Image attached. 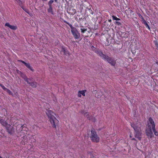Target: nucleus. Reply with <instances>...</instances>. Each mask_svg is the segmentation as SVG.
<instances>
[{
  "label": "nucleus",
  "mask_w": 158,
  "mask_h": 158,
  "mask_svg": "<svg viewBox=\"0 0 158 158\" xmlns=\"http://www.w3.org/2000/svg\"><path fill=\"white\" fill-rule=\"evenodd\" d=\"M148 123V127L146 130V134L148 138H151L154 137L152 131V129L155 135L158 136V132L156 131L154 122L151 118H149Z\"/></svg>",
  "instance_id": "f257e3e1"
},
{
  "label": "nucleus",
  "mask_w": 158,
  "mask_h": 158,
  "mask_svg": "<svg viewBox=\"0 0 158 158\" xmlns=\"http://www.w3.org/2000/svg\"><path fill=\"white\" fill-rule=\"evenodd\" d=\"M92 142L98 143L99 141V139H90Z\"/></svg>",
  "instance_id": "412c9836"
},
{
  "label": "nucleus",
  "mask_w": 158,
  "mask_h": 158,
  "mask_svg": "<svg viewBox=\"0 0 158 158\" xmlns=\"http://www.w3.org/2000/svg\"><path fill=\"white\" fill-rule=\"evenodd\" d=\"M49 121L52 125V127L55 129H56V126L59 122L58 120L55 117V114L51 110H48L46 112Z\"/></svg>",
  "instance_id": "f03ea898"
},
{
  "label": "nucleus",
  "mask_w": 158,
  "mask_h": 158,
  "mask_svg": "<svg viewBox=\"0 0 158 158\" xmlns=\"http://www.w3.org/2000/svg\"><path fill=\"white\" fill-rule=\"evenodd\" d=\"M19 4V5L21 7V6H22V2L21 1V0H18V2H17Z\"/></svg>",
  "instance_id": "bb28decb"
},
{
  "label": "nucleus",
  "mask_w": 158,
  "mask_h": 158,
  "mask_svg": "<svg viewBox=\"0 0 158 158\" xmlns=\"http://www.w3.org/2000/svg\"><path fill=\"white\" fill-rule=\"evenodd\" d=\"M91 48L94 52L100 56L102 59H104L105 57H106V55L104 54L101 50H99L98 49H97L96 48L93 46L91 47Z\"/></svg>",
  "instance_id": "20e7f679"
},
{
  "label": "nucleus",
  "mask_w": 158,
  "mask_h": 158,
  "mask_svg": "<svg viewBox=\"0 0 158 158\" xmlns=\"http://www.w3.org/2000/svg\"><path fill=\"white\" fill-rule=\"evenodd\" d=\"M54 1L53 0H50L49 1L48 4L49 6H52V4L53 2Z\"/></svg>",
  "instance_id": "4be33fe9"
},
{
  "label": "nucleus",
  "mask_w": 158,
  "mask_h": 158,
  "mask_svg": "<svg viewBox=\"0 0 158 158\" xmlns=\"http://www.w3.org/2000/svg\"><path fill=\"white\" fill-rule=\"evenodd\" d=\"M112 17L113 19L114 20H116L117 21H119L121 20L120 19L118 18L117 17H116V16L114 15H112Z\"/></svg>",
  "instance_id": "6ab92c4d"
},
{
  "label": "nucleus",
  "mask_w": 158,
  "mask_h": 158,
  "mask_svg": "<svg viewBox=\"0 0 158 158\" xmlns=\"http://www.w3.org/2000/svg\"><path fill=\"white\" fill-rule=\"evenodd\" d=\"M86 91V90H81L79 91L78 92V97H81V94H82L83 96H85V92Z\"/></svg>",
  "instance_id": "ddd939ff"
},
{
  "label": "nucleus",
  "mask_w": 158,
  "mask_h": 158,
  "mask_svg": "<svg viewBox=\"0 0 158 158\" xmlns=\"http://www.w3.org/2000/svg\"><path fill=\"white\" fill-rule=\"evenodd\" d=\"M5 26H7L9 27L10 29L13 30H15L17 29V27L16 26L11 25L9 23H6Z\"/></svg>",
  "instance_id": "9d476101"
},
{
  "label": "nucleus",
  "mask_w": 158,
  "mask_h": 158,
  "mask_svg": "<svg viewBox=\"0 0 158 158\" xmlns=\"http://www.w3.org/2000/svg\"><path fill=\"white\" fill-rule=\"evenodd\" d=\"M88 119L89 120H91L93 122H95L96 120V118H93L92 119H91L90 117H87Z\"/></svg>",
  "instance_id": "5701e85b"
},
{
  "label": "nucleus",
  "mask_w": 158,
  "mask_h": 158,
  "mask_svg": "<svg viewBox=\"0 0 158 158\" xmlns=\"http://www.w3.org/2000/svg\"><path fill=\"white\" fill-rule=\"evenodd\" d=\"M155 45H156V46L157 47V48H158V44L157 43V42H156L155 43Z\"/></svg>",
  "instance_id": "2f4dec72"
},
{
  "label": "nucleus",
  "mask_w": 158,
  "mask_h": 158,
  "mask_svg": "<svg viewBox=\"0 0 158 158\" xmlns=\"http://www.w3.org/2000/svg\"><path fill=\"white\" fill-rule=\"evenodd\" d=\"M130 137H131V135L130 136Z\"/></svg>",
  "instance_id": "a19ab883"
},
{
  "label": "nucleus",
  "mask_w": 158,
  "mask_h": 158,
  "mask_svg": "<svg viewBox=\"0 0 158 158\" xmlns=\"http://www.w3.org/2000/svg\"><path fill=\"white\" fill-rule=\"evenodd\" d=\"M0 123L2 125L6 127L9 126L7 122L4 119H1L0 118Z\"/></svg>",
  "instance_id": "6e6552de"
},
{
  "label": "nucleus",
  "mask_w": 158,
  "mask_h": 158,
  "mask_svg": "<svg viewBox=\"0 0 158 158\" xmlns=\"http://www.w3.org/2000/svg\"><path fill=\"white\" fill-rule=\"evenodd\" d=\"M131 125L132 127L133 128L135 131L136 132H139L140 130V128L138 127L137 125H135L134 124H131Z\"/></svg>",
  "instance_id": "f8f14e48"
},
{
  "label": "nucleus",
  "mask_w": 158,
  "mask_h": 158,
  "mask_svg": "<svg viewBox=\"0 0 158 158\" xmlns=\"http://www.w3.org/2000/svg\"><path fill=\"white\" fill-rule=\"evenodd\" d=\"M115 24H117V25L119 26L121 24V23L120 22L118 21H116L115 23Z\"/></svg>",
  "instance_id": "c85d7f7f"
},
{
  "label": "nucleus",
  "mask_w": 158,
  "mask_h": 158,
  "mask_svg": "<svg viewBox=\"0 0 158 158\" xmlns=\"http://www.w3.org/2000/svg\"><path fill=\"white\" fill-rule=\"evenodd\" d=\"M48 0H43V1H47Z\"/></svg>",
  "instance_id": "c9c22d12"
},
{
  "label": "nucleus",
  "mask_w": 158,
  "mask_h": 158,
  "mask_svg": "<svg viewBox=\"0 0 158 158\" xmlns=\"http://www.w3.org/2000/svg\"><path fill=\"white\" fill-rule=\"evenodd\" d=\"M64 22L67 24H68L70 27H71L72 26V25L70 24L69 22H67L66 21H64Z\"/></svg>",
  "instance_id": "cd10ccee"
},
{
  "label": "nucleus",
  "mask_w": 158,
  "mask_h": 158,
  "mask_svg": "<svg viewBox=\"0 0 158 158\" xmlns=\"http://www.w3.org/2000/svg\"><path fill=\"white\" fill-rule=\"evenodd\" d=\"M111 20H110L109 21H111Z\"/></svg>",
  "instance_id": "ea45409f"
},
{
  "label": "nucleus",
  "mask_w": 158,
  "mask_h": 158,
  "mask_svg": "<svg viewBox=\"0 0 158 158\" xmlns=\"http://www.w3.org/2000/svg\"><path fill=\"white\" fill-rule=\"evenodd\" d=\"M21 76L23 78L24 80L26 82H28V80H30V79L28 78L26 76V75L23 73H21Z\"/></svg>",
  "instance_id": "4468645a"
},
{
  "label": "nucleus",
  "mask_w": 158,
  "mask_h": 158,
  "mask_svg": "<svg viewBox=\"0 0 158 158\" xmlns=\"http://www.w3.org/2000/svg\"><path fill=\"white\" fill-rule=\"evenodd\" d=\"M6 129L8 131V132H9V133H11L10 131H9V130L7 129V128H6Z\"/></svg>",
  "instance_id": "72a5a7b5"
},
{
  "label": "nucleus",
  "mask_w": 158,
  "mask_h": 158,
  "mask_svg": "<svg viewBox=\"0 0 158 158\" xmlns=\"http://www.w3.org/2000/svg\"><path fill=\"white\" fill-rule=\"evenodd\" d=\"M80 30L81 33L83 34L87 31V28L86 27L83 26H81Z\"/></svg>",
  "instance_id": "2eb2a0df"
},
{
  "label": "nucleus",
  "mask_w": 158,
  "mask_h": 158,
  "mask_svg": "<svg viewBox=\"0 0 158 158\" xmlns=\"http://www.w3.org/2000/svg\"><path fill=\"white\" fill-rule=\"evenodd\" d=\"M133 139V140H135V141L136 140H135V139Z\"/></svg>",
  "instance_id": "e433bc0d"
},
{
  "label": "nucleus",
  "mask_w": 158,
  "mask_h": 158,
  "mask_svg": "<svg viewBox=\"0 0 158 158\" xmlns=\"http://www.w3.org/2000/svg\"><path fill=\"white\" fill-rule=\"evenodd\" d=\"M87 113H85L84 114V115L85 116H86V115H87Z\"/></svg>",
  "instance_id": "f704fd0d"
},
{
  "label": "nucleus",
  "mask_w": 158,
  "mask_h": 158,
  "mask_svg": "<svg viewBox=\"0 0 158 158\" xmlns=\"http://www.w3.org/2000/svg\"><path fill=\"white\" fill-rule=\"evenodd\" d=\"M19 61H20L22 63H23V64H25V65L26 64V63L24 61L22 60H18Z\"/></svg>",
  "instance_id": "c756f323"
},
{
  "label": "nucleus",
  "mask_w": 158,
  "mask_h": 158,
  "mask_svg": "<svg viewBox=\"0 0 158 158\" xmlns=\"http://www.w3.org/2000/svg\"><path fill=\"white\" fill-rule=\"evenodd\" d=\"M68 13L71 15H74L76 12L75 9L73 8H70L67 10Z\"/></svg>",
  "instance_id": "1a4fd4ad"
},
{
  "label": "nucleus",
  "mask_w": 158,
  "mask_h": 158,
  "mask_svg": "<svg viewBox=\"0 0 158 158\" xmlns=\"http://www.w3.org/2000/svg\"><path fill=\"white\" fill-rule=\"evenodd\" d=\"M6 91L9 95H13V93L9 89H7Z\"/></svg>",
  "instance_id": "b1692460"
},
{
  "label": "nucleus",
  "mask_w": 158,
  "mask_h": 158,
  "mask_svg": "<svg viewBox=\"0 0 158 158\" xmlns=\"http://www.w3.org/2000/svg\"><path fill=\"white\" fill-rule=\"evenodd\" d=\"M72 33L75 39H79L80 37V34L78 32L76 29L72 30Z\"/></svg>",
  "instance_id": "39448f33"
},
{
  "label": "nucleus",
  "mask_w": 158,
  "mask_h": 158,
  "mask_svg": "<svg viewBox=\"0 0 158 158\" xmlns=\"http://www.w3.org/2000/svg\"><path fill=\"white\" fill-rule=\"evenodd\" d=\"M49 8L48 9V11L49 13H50L52 15H53V9L52 6H49Z\"/></svg>",
  "instance_id": "dca6fc26"
},
{
  "label": "nucleus",
  "mask_w": 158,
  "mask_h": 158,
  "mask_svg": "<svg viewBox=\"0 0 158 158\" xmlns=\"http://www.w3.org/2000/svg\"><path fill=\"white\" fill-rule=\"evenodd\" d=\"M26 126V125L24 124L23 125L18 126L16 127V130L22 138H27L28 137V129Z\"/></svg>",
  "instance_id": "7ed1b4c3"
},
{
  "label": "nucleus",
  "mask_w": 158,
  "mask_h": 158,
  "mask_svg": "<svg viewBox=\"0 0 158 158\" xmlns=\"http://www.w3.org/2000/svg\"><path fill=\"white\" fill-rule=\"evenodd\" d=\"M90 138H98V136L94 129H92L91 131V135L90 136Z\"/></svg>",
  "instance_id": "0eeeda50"
},
{
  "label": "nucleus",
  "mask_w": 158,
  "mask_h": 158,
  "mask_svg": "<svg viewBox=\"0 0 158 158\" xmlns=\"http://www.w3.org/2000/svg\"><path fill=\"white\" fill-rule=\"evenodd\" d=\"M31 81V80L30 79V80H28V82H27V83L30 85H31V86L34 87L35 88L37 86V83L35 82H30V81Z\"/></svg>",
  "instance_id": "9b49d317"
},
{
  "label": "nucleus",
  "mask_w": 158,
  "mask_h": 158,
  "mask_svg": "<svg viewBox=\"0 0 158 158\" xmlns=\"http://www.w3.org/2000/svg\"><path fill=\"white\" fill-rule=\"evenodd\" d=\"M33 127H33L34 128H35V127H36V128H39L37 126H34Z\"/></svg>",
  "instance_id": "473e14b6"
},
{
  "label": "nucleus",
  "mask_w": 158,
  "mask_h": 158,
  "mask_svg": "<svg viewBox=\"0 0 158 158\" xmlns=\"http://www.w3.org/2000/svg\"><path fill=\"white\" fill-rule=\"evenodd\" d=\"M0 86H1L2 89L4 90L5 91H6V89H7L6 88L4 85H3L2 84L0 83Z\"/></svg>",
  "instance_id": "a878e982"
},
{
  "label": "nucleus",
  "mask_w": 158,
  "mask_h": 158,
  "mask_svg": "<svg viewBox=\"0 0 158 158\" xmlns=\"http://www.w3.org/2000/svg\"><path fill=\"white\" fill-rule=\"evenodd\" d=\"M21 8L23 9L26 12H27V13H28L29 14V10H27V9H26V8H24L23 6H21Z\"/></svg>",
  "instance_id": "393cba45"
},
{
  "label": "nucleus",
  "mask_w": 158,
  "mask_h": 158,
  "mask_svg": "<svg viewBox=\"0 0 158 158\" xmlns=\"http://www.w3.org/2000/svg\"><path fill=\"white\" fill-rule=\"evenodd\" d=\"M103 60L107 61L109 63L112 65H114L115 64V63L113 59L108 56L106 55V57H105Z\"/></svg>",
  "instance_id": "423d86ee"
},
{
  "label": "nucleus",
  "mask_w": 158,
  "mask_h": 158,
  "mask_svg": "<svg viewBox=\"0 0 158 158\" xmlns=\"http://www.w3.org/2000/svg\"><path fill=\"white\" fill-rule=\"evenodd\" d=\"M143 23L145 25L146 27H147L149 30H150V28L149 26L148 25L146 21L144 19L143 20Z\"/></svg>",
  "instance_id": "a211bd4d"
},
{
  "label": "nucleus",
  "mask_w": 158,
  "mask_h": 158,
  "mask_svg": "<svg viewBox=\"0 0 158 158\" xmlns=\"http://www.w3.org/2000/svg\"><path fill=\"white\" fill-rule=\"evenodd\" d=\"M86 9L89 10V13L90 14H91L92 15H93L94 14V12L92 10V9H91V7H87L86 8Z\"/></svg>",
  "instance_id": "aec40b11"
},
{
  "label": "nucleus",
  "mask_w": 158,
  "mask_h": 158,
  "mask_svg": "<svg viewBox=\"0 0 158 158\" xmlns=\"http://www.w3.org/2000/svg\"><path fill=\"white\" fill-rule=\"evenodd\" d=\"M64 52L65 54H69V52H66L65 50H64Z\"/></svg>",
  "instance_id": "7c9ffc66"
},
{
  "label": "nucleus",
  "mask_w": 158,
  "mask_h": 158,
  "mask_svg": "<svg viewBox=\"0 0 158 158\" xmlns=\"http://www.w3.org/2000/svg\"><path fill=\"white\" fill-rule=\"evenodd\" d=\"M55 1V2H57V0H54Z\"/></svg>",
  "instance_id": "4c0bfd02"
},
{
  "label": "nucleus",
  "mask_w": 158,
  "mask_h": 158,
  "mask_svg": "<svg viewBox=\"0 0 158 158\" xmlns=\"http://www.w3.org/2000/svg\"><path fill=\"white\" fill-rule=\"evenodd\" d=\"M0 158H2V157H1V156H0Z\"/></svg>",
  "instance_id": "58836bf2"
},
{
  "label": "nucleus",
  "mask_w": 158,
  "mask_h": 158,
  "mask_svg": "<svg viewBox=\"0 0 158 158\" xmlns=\"http://www.w3.org/2000/svg\"><path fill=\"white\" fill-rule=\"evenodd\" d=\"M25 65L31 70L32 71H33V69L32 68V67L30 66V64L29 63H26Z\"/></svg>",
  "instance_id": "f3484780"
}]
</instances>
